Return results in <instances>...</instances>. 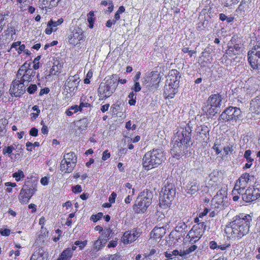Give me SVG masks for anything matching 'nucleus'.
Returning <instances> with one entry per match:
<instances>
[{
  "mask_svg": "<svg viewBox=\"0 0 260 260\" xmlns=\"http://www.w3.org/2000/svg\"><path fill=\"white\" fill-rule=\"evenodd\" d=\"M124 11H125V8L123 6H121L119 7V8H118V10L116 11V12L115 14V16H114L115 20H114V23H115L116 21L120 19V14H122Z\"/></svg>",
  "mask_w": 260,
  "mask_h": 260,
  "instance_id": "obj_43",
  "label": "nucleus"
},
{
  "mask_svg": "<svg viewBox=\"0 0 260 260\" xmlns=\"http://www.w3.org/2000/svg\"><path fill=\"white\" fill-rule=\"evenodd\" d=\"M133 89L135 92H138L141 90V87L138 81L135 82L134 87L133 88Z\"/></svg>",
  "mask_w": 260,
  "mask_h": 260,
  "instance_id": "obj_57",
  "label": "nucleus"
},
{
  "mask_svg": "<svg viewBox=\"0 0 260 260\" xmlns=\"http://www.w3.org/2000/svg\"><path fill=\"white\" fill-rule=\"evenodd\" d=\"M222 95L219 93L211 94L208 98L207 103L211 105L212 107L220 108L221 105Z\"/></svg>",
  "mask_w": 260,
  "mask_h": 260,
  "instance_id": "obj_25",
  "label": "nucleus"
},
{
  "mask_svg": "<svg viewBox=\"0 0 260 260\" xmlns=\"http://www.w3.org/2000/svg\"><path fill=\"white\" fill-rule=\"evenodd\" d=\"M125 127L128 130H130V129L134 130V129H135L136 128V125L134 124H133L132 125L131 121H128V122H127L126 123Z\"/></svg>",
  "mask_w": 260,
  "mask_h": 260,
  "instance_id": "obj_53",
  "label": "nucleus"
},
{
  "mask_svg": "<svg viewBox=\"0 0 260 260\" xmlns=\"http://www.w3.org/2000/svg\"><path fill=\"white\" fill-rule=\"evenodd\" d=\"M252 151L250 150H247L244 154V157L246 159L247 162L243 166V169L246 170L251 167L254 159L251 157Z\"/></svg>",
  "mask_w": 260,
  "mask_h": 260,
  "instance_id": "obj_31",
  "label": "nucleus"
},
{
  "mask_svg": "<svg viewBox=\"0 0 260 260\" xmlns=\"http://www.w3.org/2000/svg\"><path fill=\"white\" fill-rule=\"evenodd\" d=\"M12 177L15 178L16 181L19 182L24 179L25 175L23 172L19 170L17 172L14 173L12 174Z\"/></svg>",
  "mask_w": 260,
  "mask_h": 260,
  "instance_id": "obj_39",
  "label": "nucleus"
},
{
  "mask_svg": "<svg viewBox=\"0 0 260 260\" xmlns=\"http://www.w3.org/2000/svg\"><path fill=\"white\" fill-rule=\"evenodd\" d=\"M249 110L253 113L260 114V95L251 100Z\"/></svg>",
  "mask_w": 260,
  "mask_h": 260,
  "instance_id": "obj_26",
  "label": "nucleus"
},
{
  "mask_svg": "<svg viewBox=\"0 0 260 260\" xmlns=\"http://www.w3.org/2000/svg\"><path fill=\"white\" fill-rule=\"evenodd\" d=\"M62 160H67V161L73 162L76 164L77 157L74 152H70L64 154L63 159Z\"/></svg>",
  "mask_w": 260,
  "mask_h": 260,
  "instance_id": "obj_35",
  "label": "nucleus"
},
{
  "mask_svg": "<svg viewBox=\"0 0 260 260\" xmlns=\"http://www.w3.org/2000/svg\"><path fill=\"white\" fill-rule=\"evenodd\" d=\"M141 235V233L136 230H133L125 232L121 239L124 244H128L135 241Z\"/></svg>",
  "mask_w": 260,
  "mask_h": 260,
  "instance_id": "obj_21",
  "label": "nucleus"
},
{
  "mask_svg": "<svg viewBox=\"0 0 260 260\" xmlns=\"http://www.w3.org/2000/svg\"><path fill=\"white\" fill-rule=\"evenodd\" d=\"M227 192L225 188H221L218 191L212 200L213 203L217 205L215 207L219 208L220 206H223L224 202L227 199Z\"/></svg>",
  "mask_w": 260,
  "mask_h": 260,
  "instance_id": "obj_20",
  "label": "nucleus"
},
{
  "mask_svg": "<svg viewBox=\"0 0 260 260\" xmlns=\"http://www.w3.org/2000/svg\"><path fill=\"white\" fill-rule=\"evenodd\" d=\"M103 215L102 213H99L97 214L92 215L90 219L93 222H96L103 217Z\"/></svg>",
  "mask_w": 260,
  "mask_h": 260,
  "instance_id": "obj_52",
  "label": "nucleus"
},
{
  "mask_svg": "<svg viewBox=\"0 0 260 260\" xmlns=\"http://www.w3.org/2000/svg\"><path fill=\"white\" fill-rule=\"evenodd\" d=\"M60 0H39L40 7L42 9H51L57 6Z\"/></svg>",
  "mask_w": 260,
  "mask_h": 260,
  "instance_id": "obj_29",
  "label": "nucleus"
},
{
  "mask_svg": "<svg viewBox=\"0 0 260 260\" xmlns=\"http://www.w3.org/2000/svg\"><path fill=\"white\" fill-rule=\"evenodd\" d=\"M220 173L217 170H214L206 178L205 181V187L207 188L204 189L205 191L215 190L217 188L220 183Z\"/></svg>",
  "mask_w": 260,
  "mask_h": 260,
  "instance_id": "obj_9",
  "label": "nucleus"
},
{
  "mask_svg": "<svg viewBox=\"0 0 260 260\" xmlns=\"http://www.w3.org/2000/svg\"><path fill=\"white\" fill-rule=\"evenodd\" d=\"M199 184L198 181L193 180L190 182L186 185V191L187 193L193 194L199 189Z\"/></svg>",
  "mask_w": 260,
  "mask_h": 260,
  "instance_id": "obj_30",
  "label": "nucleus"
},
{
  "mask_svg": "<svg viewBox=\"0 0 260 260\" xmlns=\"http://www.w3.org/2000/svg\"><path fill=\"white\" fill-rule=\"evenodd\" d=\"M36 190V189L34 187H28L26 185L24 186L21 189L18 196L19 202L25 204L28 203Z\"/></svg>",
  "mask_w": 260,
  "mask_h": 260,
  "instance_id": "obj_17",
  "label": "nucleus"
},
{
  "mask_svg": "<svg viewBox=\"0 0 260 260\" xmlns=\"http://www.w3.org/2000/svg\"><path fill=\"white\" fill-rule=\"evenodd\" d=\"M242 194V200L246 202L249 203L255 201L260 197V188H249L247 189L244 193Z\"/></svg>",
  "mask_w": 260,
  "mask_h": 260,
  "instance_id": "obj_16",
  "label": "nucleus"
},
{
  "mask_svg": "<svg viewBox=\"0 0 260 260\" xmlns=\"http://www.w3.org/2000/svg\"><path fill=\"white\" fill-rule=\"evenodd\" d=\"M14 150V147L11 145L4 148L3 149V152L4 154H8L11 157Z\"/></svg>",
  "mask_w": 260,
  "mask_h": 260,
  "instance_id": "obj_47",
  "label": "nucleus"
},
{
  "mask_svg": "<svg viewBox=\"0 0 260 260\" xmlns=\"http://www.w3.org/2000/svg\"><path fill=\"white\" fill-rule=\"evenodd\" d=\"M80 81L79 76L77 74L69 76L65 82L64 90L71 96H73L77 90Z\"/></svg>",
  "mask_w": 260,
  "mask_h": 260,
  "instance_id": "obj_13",
  "label": "nucleus"
},
{
  "mask_svg": "<svg viewBox=\"0 0 260 260\" xmlns=\"http://www.w3.org/2000/svg\"><path fill=\"white\" fill-rule=\"evenodd\" d=\"M25 83L16 79L12 82L10 88V92L11 95L15 97H20L25 92Z\"/></svg>",
  "mask_w": 260,
  "mask_h": 260,
  "instance_id": "obj_15",
  "label": "nucleus"
},
{
  "mask_svg": "<svg viewBox=\"0 0 260 260\" xmlns=\"http://www.w3.org/2000/svg\"><path fill=\"white\" fill-rule=\"evenodd\" d=\"M81 106H82V104L80 105L79 107L77 105L72 106L66 111V113L68 116H71L74 113L81 110Z\"/></svg>",
  "mask_w": 260,
  "mask_h": 260,
  "instance_id": "obj_40",
  "label": "nucleus"
},
{
  "mask_svg": "<svg viewBox=\"0 0 260 260\" xmlns=\"http://www.w3.org/2000/svg\"><path fill=\"white\" fill-rule=\"evenodd\" d=\"M153 196L151 191H143L138 196L133 206V209L137 213H144L150 206Z\"/></svg>",
  "mask_w": 260,
  "mask_h": 260,
  "instance_id": "obj_6",
  "label": "nucleus"
},
{
  "mask_svg": "<svg viewBox=\"0 0 260 260\" xmlns=\"http://www.w3.org/2000/svg\"><path fill=\"white\" fill-rule=\"evenodd\" d=\"M151 73H151L150 74H149L147 75H146L143 78V81H142V83L143 84H148V86H149V87H151L154 85V84L152 83V80L153 79V78H152L153 75H152V76H151Z\"/></svg>",
  "mask_w": 260,
  "mask_h": 260,
  "instance_id": "obj_41",
  "label": "nucleus"
},
{
  "mask_svg": "<svg viewBox=\"0 0 260 260\" xmlns=\"http://www.w3.org/2000/svg\"><path fill=\"white\" fill-rule=\"evenodd\" d=\"M191 129L189 126L180 128L175 134L173 140V147L171 153L177 158L183 155L189 147Z\"/></svg>",
  "mask_w": 260,
  "mask_h": 260,
  "instance_id": "obj_2",
  "label": "nucleus"
},
{
  "mask_svg": "<svg viewBox=\"0 0 260 260\" xmlns=\"http://www.w3.org/2000/svg\"><path fill=\"white\" fill-rule=\"evenodd\" d=\"M235 147L234 144H229L225 146L223 148V151L225 152V154H228L229 153H231L234 151Z\"/></svg>",
  "mask_w": 260,
  "mask_h": 260,
  "instance_id": "obj_46",
  "label": "nucleus"
},
{
  "mask_svg": "<svg viewBox=\"0 0 260 260\" xmlns=\"http://www.w3.org/2000/svg\"><path fill=\"white\" fill-rule=\"evenodd\" d=\"M241 111L237 107H229L225 109L219 117L220 119L225 121H236L239 119Z\"/></svg>",
  "mask_w": 260,
  "mask_h": 260,
  "instance_id": "obj_10",
  "label": "nucleus"
},
{
  "mask_svg": "<svg viewBox=\"0 0 260 260\" xmlns=\"http://www.w3.org/2000/svg\"><path fill=\"white\" fill-rule=\"evenodd\" d=\"M41 183L43 185H47L48 183V178L46 177H43L41 179Z\"/></svg>",
  "mask_w": 260,
  "mask_h": 260,
  "instance_id": "obj_64",
  "label": "nucleus"
},
{
  "mask_svg": "<svg viewBox=\"0 0 260 260\" xmlns=\"http://www.w3.org/2000/svg\"><path fill=\"white\" fill-rule=\"evenodd\" d=\"M32 0H16V2L18 4H20L21 5H27Z\"/></svg>",
  "mask_w": 260,
  "mask_h": 260,
  "instance_id": "obj_61",
  "label": "nucleus"
},
{
  "mask_svg": "<svg viewBox=\"0 0 260 260\" xmlns=\"http://www.w3.org/2000/svg\"><path fill=\"white\" fill-rule=\"evenodd\" d=\"M181 75L176 70H172L169 72L167 79V84L164 87V94L167 99L174 98L178 92L179 86Z\"/></svg>",
  "mask_w": 260,
  "mask_h": 260,
  "instance_id": "obj_4",
  "label": "nucleus"
},
{
  "mask_svg": "<svg viewBox=\"0 0 260 260\" xmlns=\"http://www.w3.org/2000/svg\"><path fill=\"white\" fill-rule=\"evenodd\" d=\"M242 49L239 44H235L233 45H229L228 49L226 51V54L230 57L235 56L233 59L236 62L240 61V59L242 58Z\"/></svg>",
  "mask_w": 260,
  "mask_h": 260,
  "instance_id": "obj_19",
  "label": "nucleus"
},
{
  "mask_svg": "<svg viewBox=\"0 0 260 260\" xmlns=\"http://www.w3.org/2000/svg\"><path fill=\"white\" fill-rule=\"evenodd\" d=\"M197 248V246L196 245H192L189 248H187L186 250L180 251V256L186 257L187 255L196 250Z\"/></svg>",
  "mask_w": 260,
  "mask_h": 260,
  "instance_id": "obj_38",
  "label": "nucleus"
},
{
  "mask_svg": "<svg viewBox=\"0 0 260 260\" xmlns=\"http://www.w3.org/2000/svg\"><path fill=\"white\" fill-rule=\"evenodd\" d=\"M175 194V188L173 184L170 183L165 185L160 193V207L164 209L170 207Z\"/></svg>",
  "mask_w": 260,
  "mask_h": 260,
  "instance_id": "obj_7",
  "label": "nucleus"
},
{
  "mask_svg": "<svg viewBox=\"0 0 260 260\" xmlns=\"http://www.w3.org/2000/svg\"><path fill=\"white\" fill-rule=\"evenodd\" d=\"M0 233L2 236H8L10 234V230L8 229H1Z\"/></svg>",
  "mask_w": 260,
  "mask_h": 260,
  "instance_id": "obj_58",
  "label": "nucleus"
},
{
  "mask_svg": "<svg viewBox=\"0 0 260 260\" xmlns=\"http://www.w3.org/2000/svg\"><path fill=\"white\" fill-rule=\"evenodd\" d=\"M248 8L249 7L247 2L242 1L238 7V10L244 12L247 11Z\"/></svg>",
  "mask_w": 260,
  "mask_h": 260,
  "instance_id": "obj_44",
  "label": "nucleus"
},
{
  "mask_svg": "<svg viewBox=\"0 0 260 260\" xmlns=\"http://www.w3.org/2000/svg\"><path fill=\"white\" fill-rule=\"evenodd\" d=\"M206 228L205 222L203 221L194 225L187 234L190 242L194 243L198 241L203 235Z\"/></svg>",
  "mask_w": 260,
  "mask_h": 260,
  "instance_id": "obj_11",
  "label": "nucleus"
},
{
  "mask_svg": "<svg viewBox=\"0 0 260 260\" xmlns=\"http://www.w3.org/2000/svg\"><path fill=\"white\" fill-rule=\"evenodd\" d=\"M116 197H117V194L115 192H113L111 194V195L110 196V197L109 198V202L111 204L115 203V199H116Z\"/></svg>",
  "mask_w": 260,
  "mask_h": 260,
  "instance_id": "obj_55",
  "label": "nucleus"
},
{
  "mask_svg": "<svg viewBox=\"0 0 260 260\" xmlns=\"http://www.w3.org/2000/svg\"><path fill=\"white\" fill-rule=\"evenodd\" d=\"M76 165V164L73 162H71L67 161V160H61L60 166V171L65 173H71L73 171Z\"/></svg>",
  "mask_w": 260,
  "mask_h": 260,
  "instance_id": "obj_28",
  "label": "nucleus"
},
{
  "mask_svg": "<svg viewBox=\"0 0 260 260\" xmlns=\"http://www.w3.org/2000/svg\"><path fill=\"white\" fill-rule=\"evenodd\" d=\"M118 76L112 75L109 78L102 82L98 88V96L101 100H105L110 97L115 92L118 86Z\"/></svg>",
  "mask_w": 260,
  "mask_h": 260,
  "instance_id": "obj_5",
  "label": "nucleus"
},
{
  "mask_svg": "<svg viewBox=\"0 0 260 260\" xmlns=\"http://www.w3.org/2000/svg\"><path fill=\"white\" fill-rule=\"evenodd\" d=\"M219 108L212 107L211 105L208 104L203 107V110L209 116H212L216 114L219 111Z\"/></svg>",
  "mask_w": 260,
  "mask_h": 260,
  "instance_id": "obj_32",
  "label": "nucleus"
},
{
  "mask_svg": "<svg viewBox=\"0 0 260 260\" xmlns=\"http://www.w3.org/2000/svg\"><path fill=\"white\" fill-rule=\"evenodd\" d=\"M107 243V240L101 237H99L98 239L95 241L93 244V248L96 250L101 249Z\"/></svg>",
  "mask_w": 260,
  "mask_h": 260,
  "instance_id": "obj_33",
  "label": "nucleus"
},
{
  "mask_svg": "<svg viewBox=\"0 0 260 260\" xmlns=\"http://www.w3.org/2000/svg\"><path fill=\"white\" fill-rule=\"evenodd\" d=\"M165 160L164 152L160 149H153L146 152L143 157L142 165L148 171L157 167Z\"/></svg>",
  "mask_w": 260,
  "mask_h": 260,
  "instance_id": "obj_3",
  "label": "nucleus"
},
{
  "mask_svg": "<svg viewBox=\"0 0 260 260\" xmlns=\"http://www.w3.org/2000/svg\"><path fill=\"white\" fill-rule=\"evenodd\" d=\"M196 131L201 141L207 142L209 140V133L210 128L207 126L201 125L198 126Z\"/></svg>",
  "mask_w": 260,
  "mask_h": 260,
  "instance_id": "obj_23",
  "label": "nucleus"
},
{
  "mask_svg": "<svg viewBox=\"0 0 260 260\" xmlns=\"http://www.w3.org/2000/svg\"><path fill=\"white\" fill-rule=\"evenodd\" d=\"M110 105L109 104H105L101 107V110L103 113L108 111Z\"/></svg>",
  "mask_w": 260,
  "mask_h": 260,
  "instance_id": "obj_63",
  "label": "nucleus"
},
{
  "mask_svg": "<svg viewBox=\"0 0 260 260\" xmlns=\"http://www.w3.org/2000/svg\"><path fill=\"white\" fill-rule=\"evenodd\" d=\"M87 124V120L86 119H82L77 122L76 126L82 132L86 128Z\"/></svg>",
  "mask_w": 260,
  "mask_h": 260,
  "instance_id": "obj_36",
  "label": "nucleus"
},
{
  "mask_svg": "<svg viewBox=\"0 0 260 260\" xmlns=\"http://www.w3.org/2000/svg\"><path fill=\"white\" fill-rule=\"evenodd\" d=\"M72 255L71 250L70 248H68L62 252L58 260H69Z\"/></svg>",
  "mask_w": 260,
  "mask_h": 260,
  "instance_id": "obj_34",
  "label": "nucleus"
},
{
  "mask_svg": "<svg viewBox=\"0 0 260 260\" xmlns=\"http://www.w3.org/2000/svg\"><path fill=\"white\" fill-rule=\"evenodd\" d=\"M221 1L224 6L229 7L236 4L238 0H221Z\"/></svg>",
  "mask_w": 260,
  "mask_h": 260,
  "instance_id": "obj_45",
  "label": "nucleus"
},
{
  "mask_svg": "<svg viewBox=\"0 0 260 260\" xmlns=\"http://www.w3.org/2000/svg\"><path fill=\"white\" fill-rule=\"evenodd\" d=\"M167 226L166 225L160 227H154L151 232L150 240L157 241L158 239H161L166 234Z\"/></svg>",
  "mask_w": 260,
  "mask_h": 260,
  "instance_id": "obj_22",
  "label": "nucleus"
},
{
  "mask_svg": "<svg viewBox=\"0 0 260 260\" xmlns=\"http://www.w3.org/2000/svg\"><path fill=\"white\" fill-rule=\"evenodd\" d=\"M30 67V62L23 63L17 72L16 79L25 84L30 82L36 74V72Z\"/></svg>",
  "mask_w": 260,
  "mask_h": 260,
  "instance_id": "obj_8",
  "label": "nucleus"
},
{
  "mask_svg": "<svg viewBox=\"0 0 260 260\" xmlns=\"http://www.w3.org/2000/svg\"><path fill=\"white\" fill-rule=\"evenodd\" d=\"M120 256L119 254H115L110 256H105L101 260H120Z\"/></svg>",
  "mask_w": 260,
  "mask_h": 260,
  "instance_id": "obj_48",
  "label": "nucleus"
},
{
  "mask_svg": "<svg viewBox=\"0 0 260 260\" xmlns=\"http://www.w3.org/2000/svg\"><path fill=\"white\" fill-rule=\"evenodd\" d=\"M83 38V31L79 27H75L68 35V41L73 45H77Z\"/></svg>",
  "mask_w": 260,
  "mask_h": 260,
  "instance_id": "obj_18",
  "label": "nucleus"
},
{
  "mask_svg": "<svg viewBox=\"0 0 260 260\" xmlns=\"http://www.w3.org/2000/svg\"><path fill=\"white\" fill-rule=\"evenodd\" d=\"M63 22L62 18L58 19L57 21L52 19L49 20L47 23V27L45 29V32L47 35H50L53 31L57 29V26L61 25Z\"/></svg>",
  "mask_w": 260,
  "mask_h": 260,
  "instance_id": "obj_24",
  "label": "nucleus"
},
{
  "mask_svg": "<svg viewBox=\"0 0 260 260\" xmlns=\"http://www.w3.org/2000/svg\"><path fill=\"white\" fill-rule=\"evenodd\" d=\"M252 220V216L246 213L235 216L225 228L227 237L230 239H240L249 233Z\"/></svg>",
  "mask_w": 260,
  "mask_h": 260,
  "instance_id": "obj_1",
  "label": "nucleus"
},
{
  "mask_svg": "<svg viewBox=\"0 0 260 260\" xmlns=\"http://www.w3.org/2000/svg\"><path fill=\"white\" fill-rule=\"evenodd\" d=\"M94 13L92 11H90L87 16V20L89 22V27L90 28H92L93 27V24L94 21Z\"/></svg>",
  "mask_w": 260,
  "mask_h": 260,
  "instance_id": "obj_42",
  "label": "nucleus"
},
{
  "mask_svg": "<svg viewBox=\"0 0 260 260\" xmlns=\"http://www.w3.org/2000/svg\"><path fill=\"white\" fill-rule=\"evenodd\" d=\"M87 241L86 240L83 241H76L75 242V245L79 247L80 250H82L84 247L87 245Z\"/></svg>",
  "mask_w": 260,
  "mask_h": 260,
  "instance_id": "obj_50",
  "label": "nucleus"
},
{
  "mask_svg": "<svg viewBox=\"0 0 260 260\" xmlns=\"http://www.w3.org/2000/svg\"><path fill=\"white\" fill-rule=\"evenodd\" d=\"M37 89V86L36 84H31L27 88V91L29 94H33Z\"/></svg>",
  "mask_w": 260,
  "mask_h": 260,
  "instance_id": "obj_51",
  "label": "nucleus"
},
{
  "mask_svg": "<svg viewBox=\"0 0 260 260\" xmlns=\"http://www.w3.org/2000/svg\"><path fill=\"white\" fill-rule=\"evenodd\" d=\"M248 60L253 69L260 70V46H255L248 52Z\"/></svg>",
  "mask_w": 260,
  "mask_h": 260,
  "instance_id": "obj_12",
  "label": "nucleus"
},
{
  "mask_svg": "<svg viewBox=\"0 0 260 260\" xmlns=\"http://www.w3.org/2000/svg\"><path fill=\"white\" fill-rule=\"evenodd\" d=\"M38 130L36 127H32L29 131V135L33 137H36L38 136Z\"/></svg>",
  "mask_w": 260,
  "mask_h": 260,
  "instance_id": "obj_56",
  "label": "nucleus"
},
{
  "mask_svg": "<svg viewBox=\"0 0 260 260\" xmlns=\"http://www.w3.org/2000/svg\"><path fill=\"white\" fill-rule=\"evenodd\" d=\"M48 253L43 248H39L34 252L30 260H47Z\"/></svg>",
  "mask_w": 260,
  "mask_h": 260,
  "instance_id": "obj_27",
  "label": "nucleus"
},
{
  "mask_svg": "<svg viewBox=\"0 0 260 260\" xmlns=\"http://www.w3.org/2000/svg\"><path fill=\"white\" fill-rule=\"evenodd\" d=\"M20 44H21V42H20V41L14 42L12 44L10 49L8 50V52H10L11 49L12 48H15L16 50L17 51L18 49V48L19 47V46H20Z\"/></svg>",
  "mask_w": 260,
  "mask_h": 260,
  "instance_id": "obj_60",
  "label": "nucleus"
},
{
  "mask_svg": "<svg viewBox=\"0 0 260 260\" xmlns=\"http://www.w3.org/2000/svg\"><path fill=\"white\" fill-rule=\"evenodd\" d=\"M61 69V66L60 64L58 62L57 64H55L54 62L50 70V74L52 75H55L57 73H60Z\"/></svg>",
  "mask_w": 260,
  "mask_h": 260,
  "instance_id": "obj_37",
  "label": "nucleus"
},
{
  "mask_svg": "<svg viewBox=\"0 0 260 260\" xmlns=\"http://www.w3.org/2000/svg\"><path fill=\"white\" fill-rule=\"evenodd\" d=\"M117 244V241H116V240L111 241L109 243V244L108 245V247L109 248L115 247L116 246Z\"/></svg>",
  "mask_w": 260,
  "mask_h": 260,
  "instance_id": "obj_62",
  "label": "nucleus"
},
{
  "mask_svg": "<svg viewBox=\"0 0 260 260\" xmlns=\"http://www.w3.org/2000/svg\"><path fill=\"white\" fill-rule=\"evenodd\" d=\"M110 157V153L108 150H105L103 153L102 159L106 160Z\"/></svg>",
  "mask_w": 260,
  "mask_h": 260,
  "instance_id": "obj_59",
  "label": "nucleus"
},
{
  "mask_svg": "<svg viewBox=\"0 0 260 260\" xmlns=\"http://www.w3.org/2000/svg\"><path fill=\"white\" fill-rule=\"evenodd\" d=\"M72 191L75 193H80L82 191V187L80 185H76L72 187Z\"/></svg>",
  "mask_w": 260,
  "mask_h": 260,
  "instance_id": "obj_54",
  "label": "nucleus"
},
{
  "mask_svg": "<svg viewBox=\"0 0 260 260\" xmlns=\"http://www.w3.org/2000/svg\"><path fill=\"white\" fill-rule=\"evenodd\" d=\"M250 176L249 174L245 173L243 174L238 180L236 181L234 188L232 191L233 194H241L244 191L247 186L248 183L250 180Z\"/></svg>",
  "mask_w": 260,
  "mask_h": 260,
  "instance_id": "obj_14",
  "label": "nucleus"
},
{
  "mask_svg": "<svg viewBox=\"0 0 260 260\" xmlns=\"http://www.w3.org/2000/svg\"><path fill=\"white\" fill-rule=\"evenodd\" d=\"M23 153L22 151H20L19 152L15 153L13 154L14 156H11V161L13 162L15 161L16 160L19 159L21 158L22 156Z\"/></svg>",
  "mask_w": 260,
  "mask_h": 260,
  "instance_id": "obj_49",
  "label": "nucleus"
}]
</instances>
